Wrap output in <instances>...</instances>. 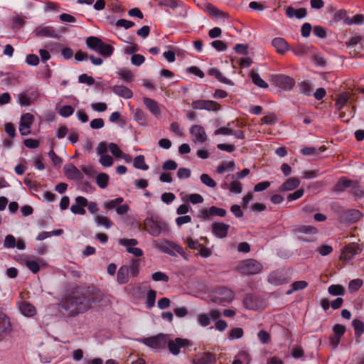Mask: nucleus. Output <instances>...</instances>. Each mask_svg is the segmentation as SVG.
<instances>
[{"label": "nucleus", "mask_w": 364, "mask_h": 364, "mask_svg": "<svg viewBox=\"0 0 364 364\" xmlns=\"http://www.w3.org/2000/svg\"><path fill=\"white\" fill-rule=\"evenodd\" d=\"M75 204L72 205L70 210L74 214L85 215V207L87 205V200L83 196H77L75 198Z\"/></svg>", "instance_id": "15"}, {"label": "nucleus", "mask_w": 364, "mask_h": 364, "mask_svg": "<svg viewBox=\"0 0 364 364\" xmlns=\"http://www.w3.org/2000/svg\"><path fill=\"white\" fill-rule=\"evenodd\" d=\"M133 166L134 168L141 170H148L149 166L145 162V158L143 155H139L134 159Z\"/></svg>", "instance_id": "36"}, {"label": "nucleus", "mask_w": 364, "mask_h": 364, "mask_svg": "<svg viewBox=\"0 0 364 364\" xmlns=\"http://www.w3.org/2000/svg\"><path fill=\"white\" fill-rule=\"evenodd\" d=\"M234 165V161L223 162L220 166H218L217 173L221 174L227 170L232 171L233 169Z\"/></svg>", "instance_id": "50"}, {"label": "nucleus", "mask_w": 364, "mask_h": 364, "mask_svg": "<svg viewBox=\"0 0 364 364\" xmlns=\"http://www.w3.org/2000/svg\"><path fill=\"white\" fill-rule=\"evenodd\" d=\"M345 23L348 25H363L364 24V15L356 14L353 16L352 18H345Z\"/></svg>", "instance_id": "41"}, {"label": "nucleus", "mask_w": 364, "mask_h": 364, "mask_svg": "<svg viewBox=\"0 0 364 364\" xmlns=\"http://www.w3.org/2000/svg\"><path fill=\"white\" fill-rule=\"evenodd\" d=\"M78 82L80 83L87 84L88 85H95V88L100 90L101 84L100 82L95 83V79L87 74H82L78 77Z\"/></svg>", "instance_id": "33"}, {"label": "nucleus", "mask_w": 364, "mask_h": 364, "mask_svg": "<svg viewBox=\"0 0 364 364\" xmlns=\"http://www.w3.org/2000/svg\"><path fill=\"white\" fill-rule=\"evenodd\" d=\"M109 150L117 158H121L123 151L119 149L118 145L115 143H110L109 144Z\"/></svg>", "instance_id": "55"}, {"label": "nucleus", "mask_w": 364, "mask_h": 364, "mask_svg": "<svg viewBox=\"0 0 364 364\" xmlns=\"http://www.w3.org/2000/svg\"><path fill=\"white\" fill-rule=\"evenodd\" d=\"M108 149H109V145H107V142L101 141L98 144V145L96 148V152H97V155H99V156L107 154Z\"/></svg>", "instance_id": "64"}, {"label": "nucleus", "mask_w": 364, "mask_h": 364, "mask_svg": "<svg viewBox=\"0 0 364 364\" xmlns=\"http://www.w3.org/2000/svg\"><path fill=\"white\" fill-rule=\"evenodd\" d=\"M363 285V281L360 279H353L349 282L348 289L350 291H358Z\"/></svg>", "instance_id": "56"}, {"label": "nucleus", "mask_w": 364, "mask_h": 364, "mask_svg": "<svg viewBox=\"0 0 364 364\" xmlns=\"http://www.w3.org/2000/svg\"><path fill=\"white\" fill-rule=\"evenodd\" d=\"M64 171L65 174L70 179L81 181L83 178L81 171L72 164L65 166Z\"/></svg>", "instance_id": "16"}, {"label": "nucleus", "mask_w": 364, "mask_h": 364, "mask_svg": "<svg viewBox=\"0 0 364 364\" xmlns=\"http://www.w3.org/2000/svg\"><path fill=\"white\" fill-rule=\"evenodd\" d=\"M158 5L160 6H166L171 9H175L179 6L176 0H159Z\"/></svg>", "instance_id": "49"}, {"label": "nucleus", "mask_w": 364, "mask_h": 364, "mask_svg": "<svg viewBox=\"0 0 364 364\" xmlns=\"http://www.w3.org/2000/svg\"><path fill=\"white\" fill-rule=\"evenodd\" d=\"M230 225L223 223L215 222L212 224V232L218 237L223 238L228 235Z\"/></svg>", "instance_id": "17"}, {"label": "nucleus", "mask_w": 364, "mask_h": 364, "mask_svg": "<svg viewBox=\"0 0 364 364\" xmlns=\"http://www.w3.org/2000/svg\"><path fill=\"white\" fill-rule=\"evenodd\" d=\"M99 163L104 167H109L112 166L114 159L109 154H104L100 156Z\"/></svg>", "instance_id": "48"}, {"label": "nucleus", "mask_w": 364, "mask_h": 364, "mask_svg": "<svg viewBox=\"0 0 364 364\" xmlns=\"http://www.w3.org/2000/svg\"><path fill=\"white\" fill-rule=\"evenodd\" d=\"M191 341L187 338H176L173 340L168 338L167 346L172 355H177L181 353V349H186L191 346Z\"/></svg>", "instance_id": "7"}, {"label": "nucleus", "mask_w": 364, "mask_h": 364, "mask_svg": "<svg viewBox=\"0 0 364 364\" xmlns=\"http://www.w3.org/2000/svg\"><path fill=\"white\" fill-rule=\"evenodd\" d=\"M316 251L322 256H326L333 252V247L328 245H322L316 249Z\"/></svg>", "instance_id": "61"}, {"label": "nucleus", "mask_w": 364, "mask_h": 364, "mask_svg": "<svg viewBox=\"0 0 364 364\" xmlns=\"http://www.w3.org/2000/svg\"><path fill=\"white\" fill-rule=\"evenodd\" d=\"M206 12L209 16L216 18H228V14L223 11H220L217 7L211 4H208L206 6L205 9Z\"/></svg>", "instance_id": "25"}, {"label": "nucleus", "mask_w": 364, "mask_h": 364, "mask_svg": "<svg viewBox=\"0 0 364 364\" xmlns=\"http://www.w3.org/2000/svg\"><path fill=\"white\" fill-rule=\"evenodd\" d=\"M109 180V176L105 173H100L96 177V183L101 188H105Z\"/></svg>", "instance_id": "38"}, {"label": "nucleus", "mask_w": 364, "mask_h": 364, "mask_svg": "<svg viewBox=\"0 0 364 364\" xmlns=\"http://www.w3.org/2000/svg\"><path fill=\"white\" fill-rule=\"evenodd\" d=\"M102 41L95 36H90L86 40V44L91 50L97 51L100 45H102Z\"/></svg>", "instance_id": "34"}, {"label": "nucleus", "mask_w": 364, "mask_h": 364, "mask_svg": "<svg viewBox=\"0 0 364 364\" xmlns=\"http://www.w3.org/2000/svg\"><path fill=\"white\" fill-rule=\"evenodd\" d=\"M74 109L70 105H64L59 110V114L64 117H68L72 115Z\"/></svg>", "instance_id": "58"}, {"label": "nucleus", "mask_w": 364, "mask_h": 364, "mask_svg": "<svg viewBox=\"0 0 364 364\" xmlns=\"http://www.w3.org/2000/svg\"><path fill=\"white\" fill-rule=\"evenodd\" d=\"M34 117L31 113L23 114L21 117L19 131L23 136L30 134V128L33 122Z\"/></svg>", "instance_id": "11"}, {"label": "nucleus", "mask_w": 364, "mask_h": 364, "mask_svg": "<svg viewBox=\"0 0 364 364\" xmlns=\"http://www.w3.org/2000/svg\"><path fill=\"white\" fill-rule=\"evenodd\" d=\"M19 309L22 314L28 317L33 316L36 313L35 306L27 301H22L19 305Z\"/></svg>", "instance_id": "26"}, {"label": "nucleus", "mask_w": 364, "mask_h": 364, "mask_svg": "<svg viewBox=\"0 0 364 364\" xmlns=\"http://www.w3.org/2000/svg\"><path fill=\"white\" fill-rule=\"evenodd\" d=\"M103 297V293L94 287H75L63 297L61 306L69 311L70 316H75L91 309L92 304L100 303Z\"/></svg>", "instance_id": "1"}, {"label": "nucleus", "mask_w": 364, "mask_h": 364, "mask_svg": "<svg viewBox=\"0 0 364 364\" xmlns=\"http://www.w3.org/2000/svg\"><path fill=\"white\" fill-rule=\"evenodd\" d=\"M119 75L127 82H130L133 80L132 73L129 70L126 68H124L120 70Z\"/></svg>", "instance_id": "57"}, {"label": "nucleus", "mask_w": 364, "mask_h": 364, "mask_svg": "<svg viewBox=\"0 0 364 364\" xmlns=\"http://www.w3.org/2000/svg\"><path fill=\"white\" fill-rule=\"evenodd\" d=\"M349 96L348 95V92H342L339 95L338 97L336 99V102L335 106L337 109L340 110L342 107L346 105L348 102Z\"/></svg>", "instance_id": "45"}, {"label": "nucleus", "mask_w": 364, "mask_h": 364, "mask_svg": "<svg viewBox=\"0 0 364 364\" xmlns=\"http://www.w3.org/2000/svg\"><path fill=\"white\" fill-rule=\"evenodd\" d=\"M11 330V325L9 318L6 316L0 315V339Z\"/></svg>", "instance_id": "24"}, {"label": "nucleus", "mask_w": 364, "mask_h": 364, "mask_svg": "<svg viewBox=\"0 0 364 364\" xmlns=\"http://www.w3.org/2000/svg\"><path fill=\"white\" fill-rule=\"evenodd\" d=\"M243 336V330L241 328H234L230 332L228 338L230 340L238 339Z\"/></svg>", "instance_id": "53"}, {"label": "nucleus", "mask_w": 364, "mask_h": 364, "mask_svg": "<svg viewBox=\"0 0 364 364\" xmlns=\"http://www.w3.org/2000/svg\"><path fill=\"white\" fill-rule=\"evenodd\" d=\"M227 212L225 209L216 206H211L209 208H204L200 211L199 217L203 220H206L209 216H225Z\"/></svg>", "instance_id": "13"}, {"label": "nucleus", "mask_w": 364, "mask_h": 364, "mask_svg": "<svg viewBox=\"0 0 364 364\" xmlns=\"http://www.w3.org/2000/svg\"><path fill=\"white\" fill-rule=\"evenodd\" d=\"M215 361V355L210 352L198 353L193 360V364H213Z\"/></svg>", "instance_id": "14"}, {"label": "nucleus", "mask_w": 364, "mask_h": 364, "mask_svg": "<svg viewBox=\"0 0 364 364\" xmlns=\"http://www.w3.org/2000/svg\"><path fill=\"white\" fill-rule=\"evenodd\" d=\"M16 238L12 235H7L5 237L4 246L6 248H14L16 247Z\"/></svg>", "instance_id": "59"}, {"label": "nucleus", "mask_w": 364, "mask_h": 364, "mask_svg": "<svg viewBox=\"0 0 364 364\" xmlns=\"http://www.w3.org/2000/svg\"><path fill=\"white\" fill-rule=\"evenodd\" d=\"M295 231L299 233L314 235L318 232L317 229L312 225H300Z\"/></svg>", "instance_id": "43"}, {"label": "nucleus", "mask_w": 364, "mask_h": 364, "mask_svg": "<svg viewBox=\"0 0 364 364\" xmlns=\"http://www.w3.org/2000/svg\"><path fill=\"white\" fill-rule=\"evenodd\" d=\"M151 278L155 282L161 281V282H168V280H169L168 276L166 275L165 273L161 272H154L152 274Z\"/></svg>", "instance_id": "54"}, {"label": "nucleus", "mask_w": 364, "mask_h": 364, "mask_svg": "<svg viewBox=\"0 0 364 364\" xmlns=\"http://www.w3.org/2000/svg\"><path fill=\"white\" fill-rule=\"evenodd\" d=\"M138 341L153 350H160L167 346L168 336L167 334L159 333L156 336L139 338Z\"/></svg>", "instance_id": "4"}, {"label": "nucleus", "mask_w": 364, "mask_h": 364, "mask_svg": "<svg viewBox=\"0 0 364 364\" xmlns=\"http://www.w3.org/2000/svg\"><path fill=\"white\" fill-rule=\"evenodd\" d=\"M117 281L119 284H124L129 282V268L127 265H122L117 273Z\"/></svg>", "instance_id": "23"}, {"label": "nucleus", "mask_w": 364, "mask_h": 364, "mask_svg": "<svg viewBox=\"0 0 364 364\" xmlns=\"http://www.w3.org/2000/svg\"><path fill=\"white\" fill-rule=\"evenodd\" d=\"M197 319L200 325L203 327L208 326L210 323V317L206 314H198Z\"/></svg>", "instance_id": "63"}, {"label": "nucleus", "mask_w": 364, "mask_h": 364, "mask_svg": "<svg viewBox=\"0 0 364 364\" xmlns=\"http://www.w3.org/2000/svg\"><path fill=\"white\" fill-rule=\"evenodd\" d=\"M200 178L201 182L209 188H215L217 185L216 182L208 174L203 173Z\"/></svg>", "instance_id": "46"}, {"label": "nucleus", "mask_w": 364, "mask_h": 364, "mask_svg": "<svg viewBox=\"0 0 364 364\" xmlns=\"http://www.w3.org/2000/svg\"><path fill=\"white\" fill-rule=\"evenodd\" d=\"M363 247L358 243L352 242L344 246L341 251V259L348 261L360 254Z\"/></svg>", "instance_id": "9"}, {"label": "nucleus", "mask_w": 364, "mask_h": 364, "mask_svg": "<svg viewBox=\"0 0 364 364\" xmlns=\"http://www.w3.org/2000/svg\"><path fill=\"white\" fill-rule=\"evenodd\" d=\"M362 217V213L358 210L350 209L345 213V218L349 223H355L360 220Z\"/></svg>", "instance_id": "32"}, {"label": "nucleus", "mask_w": 364, "mask_h": 364, "mask_svg": "<svg viewBox=\"0 0 364 364\" xmlns=\"http://www.w3.org/2000/svg\"><path fill=\"white\" fill-rule=\"evenodd\" d=\"M245 307L250 310H256L258 305L256 302V298L252 295H247L243 299Z\"/></svg>", "instance_id": "35"}, {"label": "nucleus", "mask_w": 364, "mask_h": 364, "mask_svg": "<svg viewBox=\"0 0 364 364\" xmlns=\"http://www.w3.org/2000/svg\"><path fill=\"white\" fill-rule=\"evenodd\" d=\"M208 74L210 76L215 77L219 82L227 84L232 85V82L230 80L226 78L223 75V74L220 72V70L215 68H212L209 69Z\"/></svg>", "instance_id": "30"}, {"label": "nucleus", "mask_w": 364, "mask_h": 364, "mask_svg": "<svg viewBox=\"0 0 364 364\" xmlns=\"http://www.w3.org/2000/svg\"><path fill=\"white\" fill-rule=\"evenodd\" d=\"M300 184V181L296 178H290L287 179L280 187V191H289L297 188Z\"/></svg>", "instance_id": "27"}, {"label": "nucleus", "mask_w": 364, "mask_h": 364, "mask_svg": "<svg viewBox=\"0 0 364 364\" xmlns=\"http://www.w3.org/2000/svg\"><path fill=\"white\" fill-rule=\"evenodd\" d=\"M277 116L273 113L267 114L262 118V123L267 125L274 124L277 122Z\"/></svg>", "instance_id": "62"}, {"label": "nucleus", "mask_w": 364, "mask_h": 364, "mask_svg": "<svg viewBox=\"0 0 364 364\" xmlns=\"http://www.w3.org/2000/svg\"><path fill=\"white\" fill-rule=\"evenodd\" d=\"M268 281L273 285L279 286L287 282L285 274L282 271H274L268 277Z\"/></svg>", "instance_id": "20"}, {"label": "nucleus", "mask_w": 364, "mask_h": 364, "mask_svg": "<svg viewBox=\"0 0 364 364\" xmlns=\"http://www.w3.org/2000/svg\"><path fill=\"white\" fill-rule=\"evenodd\" d=\"M271 82L275 87L284 90H291L295 85L294 79L284 74H275L271 75Z\"/></svg>", "instance_id": "6"}, {"label": "nucleus", "mask_w": 364, "mask_h": 364, "mask_svg": "<svg viewBox=\"0 0 364 364\" xmlns=\"http://www.w3.org/2000/svg\"><path fill=\"white\" fill-rule=\"evenodd\" d=\"M143 101L152 114L156 117L160 114V109L156 102L148 97H144Z\"/></svg>", "instance_id": "29"}, {"label": "nucleus", "mask_w": 364, "mask_h": 364, "mask_svg": "<svg viewBox=\"0 0 364 364\" xmlns=\"http://www.w3.org/2000/svg\"><path fill=\"white\" fill-rule=\"evenodd\" d=\"M95 222L98 225L105 226L106 228H109L112 226V222L107 217L97 215L95 218Z\"/></svg>", "instance_id": "47"}, {"label": "nucleus", "mask_w": 364, "mask_h": 364, "mask_svg": "<svg viewBox=\"0 0 364 364\" xmlns=\"http://www.w3.org/2000/svg\"><path fill=\"white\" fill-rule=\"evenodd\" d=\"M210 298V301L215 304L226 306L234 299L235 294L230 289L221 287L215 289Z\"/></svg>", "instance_id": "3"}, {"label": "nucleus", "mask_w": 364, "mask_h": 364, "mask_svg": "<svg viewBox=\"0 0 364 364\" xmlns=\"http://www.w3.org/2000/svg\"><path fill=\"white\" fill-rule=\"evenodd\" d=\"M140 264L141 260L139 259L134 258L130 260L127 268H129V272H130L132 277H136L139 275Z\"/></svg>", "instance_id": "31"}, {"label": "nucleus", "mask_w": 364, "mask_h": 364, "mask_svg": "<svg viewBox=\"0 0 364 364\" xmlns=\"http://www.w3.org/2000/svg\"><path fill=\"white\" fill-rule=\"evenodd\" d=\"M38 97V92H19L17 95L18 102L22 107L31 105Z\"/></svg>", "instance_id": "10"}, {"label": "nucleus", "mask_w": 364, "mask_h": 364, "mask_svg": "<svg viewBox=\"0 0 364 364\" xmlns=\"http://www.w3.org/2000/svg\"><path fill=\"white\" fill-rule=\"evenodd\" d=\"M251 79L252 82L259 87L266 89L269 86L268 84L261 78L260 75L258 73H252Z\"/></svg>", "instance_id": "42"}, {"label": "nucleus", "mask_w": 364, "mask_h": 364, "mask_svg": "<svg viewBox=\"0 0 364 364\" xmlns=\"http://www.w3.org/2000/svg\"><path fill=\"white\" fill-rule=\"evenodd\" d=\"M97 52H99L102 55L105 57L111 56L114 53V47L111 45L105 43L103 41L101 43Z\"/></svg>", "instance_id": "37"}, {"label": "nucleus", "mask_w": 364, "mask_h": 364, "mask_svg": "<svg viewBox=\"0 0 364 364\" xmlns=\"http://www.w3.org/2000/svg\"><path fill=\"white\" fill-rule=\"evenodd\" d=\"M192 107L195 109L216 111L219 109V105L213 100H198L192 102Z\"/></svg>", "instance_id": "12"}, {"label": "nucleus", "mask_w": 364, "mask_h": 364, "mask_svg": "<svg viewBox=\"0 0 364 364\" xmlns=\"http://www.w3.org/2000/svg\"><path fill=\"white\" fill-rule=\"evenodd\" d=\"M190 132L191 134L196 137V140L198 141V142L203 143L207 139L205 130L201 126L193 125L191 128Z\"/></svg>", "instance_id": "22"}, {"label": "nucleus", "mask_w": 364, "mask_h": 364, "mask_svg": "<svg viewBox=\"0 0 364 364\" xmlns=\"http://www.w3.org/2000/svg\"><path fill=\"white\" fill-rule=\"evenodd\" d=\"M286 16L289 18H296L298 19L304 18L307 15V10L305 8L294 9L289 6L286 9Z\"/></svg>", "instance_id": "18"}, {"label": "nucleus", "mask_w": 364, "mask_h": 364, "mask_svg": "<svg viewBox=\"0 0 364 364\" xmlns=\"http://www.w3.org/2000/svg\"><path fill=\"white\" fill-rule=\"evenodd\" d=\"M156 246L161 252L170 255H175L176 252L181 255H185V252L181 246L169 240L159 241Z\"/></svg>", "instance_id": "8"}, {"label": "nucleus", "mask_w": 364, "mask_h": 364, "mask_svg": "<svg viewBox=\"0 0 364 364\" xmlns=\"http://www.w3.org/2000/svg\"><path fill=\"white\" fill-rule=\"evenodd\" d=\"M144 229L151 236L158 237L169 232L168 225L158 217L147 218L143 223Z\"/></svg>", "instance_id": "2"}, {"label": "nucleus", "mask_w": 364, "mask_h": 364, "mask_svg": "<svg viewBox=\"0 0 364 364\" xmlns=\"http://www.w3.org/2000/svg\"><path fill=\"white\" fill-rule=\"evenodd\" d=\"M262 269V264L254 259L242 261L237 266V270L243 274H256Z\"/></svg>", "instance_id": "5"}, {"label": "nucleus", "mask_w": 364, "mask_h": 364, "mask_svg": "<svg viewBox=\"0 0 364 364\" xmlns=\"http://www.w3.org/2000/svg\"><path fill=\"white\" fill-rule=\"evenodd\" d=\"M156 292L154 290H149L147 293L146 306L149 309L152 308L155 304Z\"/></svg>", "instance_id": "51"}, {"label": "nucleus", "mask_w": 364, "mask_h": 364, "mask_svg": "<svg viewBox=\"0 0 364 364\" xmlns=\"http://www.w3.org/2000/svg\"><path fill=\"white\" fill-rule=\"evenodd\" d=\"M272 45L279 54H284L287 50H289V44L283 38H274L272 41Z\"/></svg>", "instance_id": "19"}, {"label": "nucleus", "mask_w": 364, "mask_h": 364, "mask_svg": "<svg viewBox=\"0 0 364 364\" xmlns=\"http://www.w3.org/2000/svg\"><path fill=\"white\" fill-rule=\"evenodd\" d=\"M35 36L38 37H53L55 38L58 36L55 29L52 26H44L38 27L34 31Z\"/></svg>", "instance_id": "21"}, {"label": "nucleus", "mask_w": 364, "mask_h": 364, "mask_svg": "<svg viewBox=\"0 0 364 364\" xmlns=\"http://www.w3.org/2000/svg\"><path fill=\"white\" fill-rule=\"evenodd\" d=\"M352 325L355 331V337H360L364 332V323L358 319H354Z\"/></svg>", "instance_id": "39"}, {"label": "nucleus", "mask_w": 364, "mask_h": 364, "mask_svg": "<svg viewBox=\"0 0 364 364\" xmlns=\"http://www.w3.org/2000/svg\"><path fill=\"white\" fill-rule=\"evenodd\" d=\"M308 283L306 281H296L291 284V289L288 290L287 294H291L294 291L304 289L306 287H307Z\"/></svg>", "instance_id": "44"}, {"label": "nucleus", "mask_w": 364, "mask_h": 364, "mask_svg": "<svg viewBox=\"0 0 364 364\" xmlns=\"http://www.w3.org/2000/svg\"><path fill=\"white\" fill-rule=\"evenodd\" d=\"M328 291L333 296H343L345 294V289L341 284H332L328 289Z\"/></svg>", "instance_id": "40"}, {"label": "nucleus", "mask_w": 364, "mask_h": 364, "mask_svg": "<svg viewBox=\"0 0 364 364\" xmlns=\"http://www.w3.org/2000/svg\"><path fill=\"white\" fill-rule=\"evenodd\" d=\"M314 34L320 38H326L327 36V29L321 26H316L314 28Z\"/></svg>", "instance_id": "52"}, {"label": "nucleus", "mask_w": 364, "mask_h": 364, "mask_svg": "<svg viewBox=\"0 0 364 364\" xmlns=\"http://www.w3.org/2000/svg\"><path fill=\"white\" fill-rule=\"evenodd\" d=\"M358 183L351 180L341 178L335 186V190L337 191H343L346 188L353 187L356 188Z\"/></svg>", "instance_id": "28"}, {"label": "nucleus", "mask_w": 364, "mask_h": 364, "mask_svg": "<svg viewBox=\"0 0 364 364\" xmlns=\"http://www.w3.org/2000/svg\"><path fill=\"white\" fill-rule=\"evenodd\" d=\"M228 189L232 193H240L242 189V184L237 181H234L230 184Z\"/></svg>", "instance_id": "60"}]
</instances>
